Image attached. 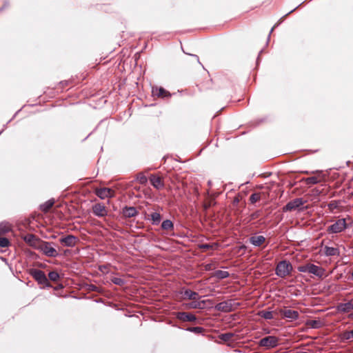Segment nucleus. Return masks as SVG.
<instances>
[{
    "label": "nucleus",
    "instance_id": "30",
    "mask_svg": "<svg viewBox=\"0 0 353 353\" xmlns=\"http://www.w3.org/2000/svg\"><path fill=\"white\" fill-rule=\"evenodd\" d=\"M229 275L230 274H229L228 272L223 271V270H216L214 273V276L219 279L228 278L229 276Z\"/></svg>",
    "mask_w": 353,
    "mask_h": 353
},
{
    "label": "nucleus",
    "instance_id": "40",
    "mask_svg": "<svg viewBox=\"0 0 353 353\" xmlns=\"http://www.w3.org/2000/svg\"><path fill=\"white\" fill-rule=\"evenodd\" d=\"M297 270L300 272H309V263L300 265L297 268Z\"/></svg>",
    "mask_w": 353,
    "mask_h": 353
},
{
    "label": "nucleus",
    "instance_id": "3",
    "mask_svg": "<svg viewBox=\"0 0 353 353\" xmlns=\"http://www.w3.org/2000/svg\"><path fill=\"white\" fill-rule=\"evenodd\" d=\"M37 248L48 256L55 257L58 255L56 249L52 247L51 243L49 242L41 241Z\"/></svg>",
    "mask_w": 353,
    "mask_h": 353
},
{
    "label": "nucleus",
    "instance_id": "33",
    "mask_svg": "<svg viewBox=\"0 0 353 353\" xmlns=\"http://www.w3.org/2000/svg\"><path fill=\"white\" fill-rule=\"evenodd\" d=\"M150 217H151V220L152 221V223L154 224H158L161 219V216L158 212H152L150 214Z\"/></svg>",
    "mask_w": 353,
    "mask_h": 353
},
{
    "label": "nucleus",
    "instance_id": "7",
    "mask_svg": "<svg viewBox=\"0 0 353 353\" xmlns=\"http://www.w3.org/2000/svg\"><path fill=\"white\" fill-rule=\"evenodd\" d=\"M305 201L302 198H296L288 202L283 208V212H291L299 209Z\"/></svg>",
    "mask_w": 353,
    "mask_h": 353
},
{
    "label": "nucleus",
    "instance_id": "47",
    "mask_svg": "<svg viewBox=\"0 0 353 353\" xmlns=\"http://www.w3.org/2000/svg\"><path fill=\"white\" fill-rule=\"evenodd\" d=\"M352 277H353V272H352Z\"/></svg>",
    "mask_w": 353,
    "mask_h": 353
},
{
    "label": "nucleus",
    "instance_id": "8",
    "mask_svg": "<svg viewBox=\"0 0 353 353\" xmlns=\"http://www.w3.org/2000/svg\"><path fill=\"white\" fill-rule=\"evenodd\" d=\"M92 212L98 217H104L108 215V210L104 204L97 203L92 205Z\"/></svg>",
    "mask_w": 353,
    "mask_h": 353
},
{
    "label": "nucleus",
    "instance_id": "28",
    "mask_svg": "<svg viewBox=\"0 0 353 353\" xmlns=\"http://www.w3.org/2000/svg\"><path fill=\"white\" fill-rule=\"evenodd\" d=\"M234 334L232 332H227L219 336V339L225 342L230 341L233 339Z\"/></svg>",
    "mask_w": 353,
    "mask_h": 353
},
{
    "label": "nucleus",
    "instance_id": "5",
    "mask_svg": "<svg viewBox=\"0 0 353 353\" xmlns=\"http://www.w3.org/2000/svg\"><path fill=\"white\" fill-rule=\"evenodd\" d=\"M347 228L345 219H340L327 228L329 233H339Z\"/></svg>",
    "mask_w": 353,
    "mask_h": 353
},
{
    "label": "nucleus",
    "instance_id": "42",
    "mask_svg": "<svg viewBox=\"0 0 353 353\" xmlns=\"http://www.w3.org/2000/svg\"><path fill=\"white\" fill-rule=\"evenodd\" d=\"M344 337L346 339H353V329L352 330H350V331L345 332Z\"/></svg>",
    "mask_w": 353,
    "mask_h": 353
},
{
    "label": "nucleus",
    "instance_id": "25",
    "mask_svg": "<svg viewBox=\"0 0 353 353\" xmlns=\"http://www.w3.org/2000/svg\"><path fill=\"white\" fill-rule=\"evenodd\" d=\"M152 92L154 95L159 97H165L170 95L169 92L163 88H156L155 90H152Z\"/></svg>",
    "mask_w": 353,
    "mask_h": 353
},
{
    "label": "nucleus",
    "instance_id": "43",
    "mask_svg": "<svg viewBox=\"0 0 353 353\" xmlns=\"http://www.w3.org/2000/svg\"><path fill=\"white\" fill-rule=\"evenodd\" d=\"M241 199L242 196L241 195V194H237L234 199L233 204L237 205L241 201Z\"/></svg>",
    "mask_w": 353,
    "mask_h": 353
},
{
    "label": "nucleus",
    "instance_id": "26",
    "mask_svg": "<svg viewBox=\"0 0 353 353\" xmlns=\"http://www.w3.org/2000/svg\"><path fill=\"white\" fill-rule=\"evenodd\" d=\"M54 203V200H49L41 205V210L46 213L52 208Z\"/></svg>",
    "mask_w": 353,
    "mask_h": 353
},
{
    "label": "nucleus",
    "instance_id": "44",
    "mask_svg": "<svg viewBox=\"0 0 353 353\" xmlns=\"http://www.w3.org/2000/svg\"><path fill=\"white\" fill-rule=\"evenodd\" d=\"M9 6H10V3H9V2H8V1H5V2L3 3V6L0 8V11H2V10H5V9L8 8Z\"/></svg>",
    "mask_w": 353,
    "mask_h": 353
},
{
    "label": "nucleus",
    "instance_id": "31",
    "mask_svg": "<svg viewBox=\"0 0 353 353\" xmlns=\"http://www.w3.org/2000/svg\"><path fill=\"white\" fill-rule=\"evenodd\" d=\"M306 324L312 328H319L322 325V323L319 320H309Z\"/></svg>",
    "mask_w": 353,
    "mask_h": 353
},
{
    "label": "nucleus",
    "instance_id": "35",
    "mask_svg": "<svg viewBox=\"0 0 353 353\" xmlns=\"http://www.w3.org/2000/svg\"><path fill=\"white\" fill-rule=\"evenodd\" d=\"M187 330L196 334H202L205 331L204 328L201 327H189L187 328Z\"/></svg>",
    "mask_w": 353,
    "mask_h": 353
},
{
    "label": "nucleus",
    "instance_id": "34",
    "mask_svg": "<svg viewBox=\"0 0 353 353\" xmlns=\"http://www.w3.org/2000/svg\"><path fill=\"white\" fill-rule=\"evenodd\" d=\"M137 180L142 185H145L148 182L147 176L142 172L137 175Z\"/></svg>",
    "mask_w": 353,
    "mask_h": 353
},
{
    "label": "nucleus",
    "instance_id": "10",
    "mask_svg": "<svg viewBox=\"0 0 353 353\" xmlns=\"http://www.w3.org/2000/svg\"><path fill=\"white\" fill-rule=\"evenodd\" d=\"M180 294L181 295V299L183 300H196V299H200L199 294L189 289H182L180 292Z\"/></svg>",
    "mask_w": 353,
    "mask_h": 353
},
{
    "label": "nucleus",
    "instance_id": "4",
    "mask_svg": "<svg viewBox=\"0 0 353 353\" xmlns=\"http://www.w3.org/2000/svg\"><path fill=\"white\" fill-rule=\"evenodd\" d=\"M259 344L266 349L275 347L279 344V339L274 336H268L261 339Z\"/></svg>",
    "mask_w": 353,
    "mask_h": 353
},
{
    "label": "nucleus",
    "instance_id": "32",
    "mask_svg": "<svg viewBox=\"0 0 353 353\" xmlns=\"http://www.w3.org/2000/svg\"><path fill=\"white\" fill-rule=\"evenodd\" d=\"M216 247V243H203L199 245V248L203 251H206L208 250H215Z\"/></svg>",
    "mask_w": 353,
    "mask_h": 353
},
{
    "label": "nucleus",
    "instance_id": "39",
    "mask_svg": "<svg viewBox=\"0 0 353 353\" xmlns=\"http://www.w3.org/2000/svg\"><path fill=\"white\" fill-rule=\"evenodd\" d=\"M10 230L9 225L5 224H0V236L5 234Z\"/></svg>",
    "mask_w": 353,
    "mask_h": 353
},
{
    "label": "nucleus",
    "instance_id": "22",
    "mask_svg": "<svg viewBox=\"0 0 353 353\" xmlns=\"http://www.w3.org/2000/svg\"><path fill=\"white\" fill-rule=\"evenodd\" d=\"M339 310L343 312H349L353 310V299L345 303H341L339 305Z\"/></svg>",
    "mask_w": 353,
    "mask_h": 353
},
{
    "label": "nucleus",
    "instance_id": "2",
    "mask_svg": "<svg viewBox=\"0 0 353 353\" xmlns=\"http://www.w3.org/2000/svg\"><path fill=\"white\" fill-rule=\"evenodd\" d=\"M30 275L43 287H51V285L45 273L40 270L32 269L30 271Z\"/></svg>",
    "mask_w": 353,
    "mask_h": 353
},
{
    "label": "nucleus",
    "instance_id": "17",
    "mask_svg": "<svg viewBox=\"0 0 353 353\" xmlns=\"http://www.w3.org/2000/svg\"><path fill=\"white\" fill-rule=\"evenodd\" d=\"M24 241L28 243L30 245L38 248L39 244L40 243L41 241L37 238V236L32 234H28L23 237Z\"/></svg>",
    "mask_w": 353,
    "mask_h": 353
},
{
    "label": "nucleus",
    "instance_id": "24",
    "mask_svg": "<svg viewBox=\"0 0 353 353\" xmlns=\"http://www.w3.org/2000/svg\"><path fill=\"white\" fill-rule=\"evenodd\" d=\"M263 195V192H254L250 195L249 201L251 204H255L261 199Z\"/></svg>",
    "mask_w": 353,
    "mask_h": 353
},
{
    "label": "nucleus",
    "instance_id": "16",
    "mask_svg": "<svg viewBox=\"0 0 353 353\" xmlns=\"http://www.w3.org/2000/svg\"><path fill=\"white\" fill-rule=\"evenodd\" d=\"M215 308L218 311L228 312L232 310L231 301H223L216 305Z\"/></svg>",
    "mask_w": 353,
    "mask_h": 353
},
{
    "label": "nucleus",
    "instance_id": "9",
    "mask_svg": "<svg viewBox=\"0 0 353 353\" xmlns=\"http://www.w3.org/2000/svg\"><path fill=\"white\" fill-rule=\"evenodd\" d=\"M149 179L152 186L157 190H161L165 186L163 178L160 175L151 174Z\"/></svg>",
    "mask_w": 353,
    "mask_h": 353
},
{
    "label": "nucleus",
    "instance_id": "1",
    "mask_svg": "<svg viewBox=\"0 0 353 353\" xmlns=\"http://www.w3.org/2000/svg\"><path fill=\"white\" fill-rule=\"evenodd\" d=\"M292 271V264L285 260L280 261L276 268L275 272L276 274L281 277V278H285L287 276H289L291 274V272Z\"/></svg>",
    "mask_w": 353,
    "mask_h": 353
},
{
    "label": "nucleus",
    "instance_id": "46",
    "mask_svg": "<svg viewBox=\"0 0 353 353\" xmlns=\"http://www.w3.org/2000/svg\"><path fill=\"white\" fill-rule=\"evenodd\" d=\"M296 9V8H294V10H292L290 11V12H289L287 14H285L283 18L285 17H286V16H288V14H291L292 12H293Z\"/></svg>",
    "mask_w": 353,
    "mask_h": 353
},
{
    "label": "nucleus",
    "instance_id": "36",
    "mask_svg": "<svg viewBox=\"0 0 353 353\" xmlns=\"http://www.w3.org/2000/svg\"><path fill=\"white\" fill-rule=\"evenodd\" d=\"M327 207L330 212H334V210L339 208V202L336 201H332L327 205Z\"/></svg>",
    "mask_w": 353,
    "mask_h": 353
},
{
    "label": "nucleus",
    "instance_id": "15",
    "mask_svg": "<svg viewBox=\"0 0 353 353\" xmlns=\"http://www.w3.org/2000/svg\"><path fill=\"white\" fill-rule=\"evenodd\" d=\"M323 180V176L321 172L316 173L312 176L303 179L302 181L307 185H313L321 182Z\"/></svg>",
    "mask_w": 353,
    "mask_h": 353
},
{
    "label": "nucleus",
    "instance_id": "14",
    "mask_svg": "<svg viewBox=\"0 0 353 353\" xmlns=\"http://www.w3.org/2000/svg\"><path fill=\"white\" fill-rule=\"evenodd\" d=\"M176 318L181 321L192 322L196 321V317L195 315L185 312H177L176 315Z\"/></svg>",
    "mask_w": 353,
    "mask_h": 353
},
{
    "label": "nucleus",
    "instance_id": "20",
    "mask_svg": "<svg viewBox=\"0 0 353 353\" xmlns=\"http://www.w3.org/2000/svg\"><path fill=\"white\" fill-rule=\"evenodd\" d=\"M323 252L327 256H339L340 254L339 250L337 248L329 246H325Z\"/></svg>",
    "mask_w": 353,
    "mask_h": 353
},
{
    "label": "nucleus",
    "instance_id": "41",
    "mask_svg": "<svg viewBox=\"0 0 353 353\" xmlns=\"http://www.w3.org/2000/svg\"><path fill=\"white\" fill-rule=\"evenodd\" d=\"M112 282L118 285H123L124 284V280L119 277L112 278Z\"/></svg>",
    "mask_w": 353,
    "mask_h": 353
},
{
    "label": "nucleus",
    "instance_id": "45",
    "mask_svg": "<svg viewBox=\"0 0 353 353\" xmlns=\"http://www.w3.org/2000/svg\"><path fill=\"white\" fill-rule=\"evenodd\" d=\"M259 216V212H256L251 215L252 219H254Z\"/></svg>",
    "mask_w": 353,
    "mask_h": 353
},
{
    "label": "nucleus",
    "instance_id": "37",
    "mask_svg": "<svg viewBox=\"0 0 353 353\" xmlns=\"http://www.w3.org/2000/svg\"><path fill=\"white\" fill-rule=\"evenodd\" d=\"M48 277L52 281H57L60 278L59 273L56 271L49 272Z\"/></svg>",
    "mask_w": 353,
    "mask_h": 353
},
{
    "label": "nucleus",
    "instance_id": "21",
    "mask_svg": "<svg viewBox=\"0 0 353 353\" xmlns=\"http://www.w3.org/2000/svg\"><path fill=\"white\" fill-rule=\"evenodd\" d=\"M204 79V82H201V81L200 80L197 81L196 86L199 88L200 90L208 89L211 84V79H210L208 77L205 76Z\"/></svg>",
    "mask_w": 353,
    "mask_h": 353
},
{
    "label": "nucleus",
    "instance_id": "18",
    "mask_svg": "<svg viewBox=\"0 0 353 353\" xmlns=\"http://www.w3.org/2000/svg\"><path fill=\"white\" fill-rule=\"evenodd\" d=\"M121 213L125 218H132L138 214V211L134 207L125 206L122 209Z\"/></svg>",
    "mask_w": 353,
    "mask_h": 353
},
{
    "label": "nucleus",
    "instance_id": "29",
    "mask_svg": "<svg viewBox=\"0 0 353 353\" xmlns=\"http://www.w3.org/2000/svg\"><path fill=\"white\" fill-rule=\"evenodd\" d=\"M161 228L165 230H173L174 225L170 220L167 219L163 221Z\"/></svg>",
    "mask_w": 353,
    "mask_h": 353
},
{
    "label": "nucleus",
    "instance_id": "38",
    "mask_svg": "<svg viewBox=\"0 0 353 353\" xmlns=\"http://www.w3.org/2000/svg\"><path fill=\"white\" fill-rule=\"evenodd\" d=\"M10 245L9 240L6 237H1L0 236V247L2 248H5L8 247Z\"/></svg>",
    "mask_w": 353,
    "mask_h": 353
},
{
    "label": "nucleus",
    "instance_id": "13",
    "mask_svg": "<svg viewBox=\"0 0 353 353\" xmlns=\"http://www.w3.org/2000/svg\"><path fill=\"white\" fill-rule=\"evenodd\" d=\"M308 273L312 274L319 278L323 277L325 274V270L312 263H309V272Z\"/></svg>",
    "mask_w": 353,
    "mask_h": 353
},
{
    "label": "nucleus",
    "instance_id": "27",
    "mask_svg": "<svg viewBox=\"0 0 353 353\" xmlns=\"http://www.w3.org/2000/svg\"><path fill=\"white\" fill-rule=\"evenodd\" d=\"M258 314L265 319H272L274 318L273 312L270 311L261 310L259 312Z\"/></svg>",
    "mask_w": 353,
    "mask_h": 353
},
{
    "label": "nucleus",
    "instance_id": "19",
    "mask_svg": "<svg viewBox=\"0 0 353 353\" xmlns=\"http://www.w3.org/2000/svg\"><path fill=\"white\" fill-rule=\"evenodd\" d=\"M265 238L263 236H252L250 238V243L255 246H261L265 242Z\"/></svg>",
    "mask_w": 353,
    "mask_h": 353
},
{
    "label": "nucleus",
    "instance_id": "23",
    "mask_svg": "<svg viewBox=\"0 0 353 353\" xmlns=\"http://www.w3.org/2000/svg\"><path fill=\"white\" fill-rule=\"evenodd\" d=\"M192 301L187 304L188 307L193 309H201L203 308L205 302L203 301H200L199 299L192 300Z\"/></svg>",
    "mask_w": 353,
    "mask_h": 353
},
{
    "label": "nucleus",
    "instance_id": "12",
    "mask_svg": "<svg viewBox=\"0 0 353 353\" xmlns=\"http://www.w3.org/2000/svg\"><path fill=\"white\" fill-rule=\"evenodd\" d=\"M280 314L282 316L289 319L290 321L296 320L299 316L297 311L288 309H281Z\"/></svg>",
    "mask_w": 353,
    "mask_h": 353
},
{
    "label": "nucleus",
    "instance_id": "11",
    "mask_svg": "<svg viewBox=\"0 0 353 353\" xmlns=\"http://www.w3.org/2000/svg\"><path fill=\"white\" fill-rule=\"evenodd\" d=\"M78 241V238L73 235H67L59 239V242L64 246L74 247Z\"/></svg>",
    "mask_w": 353,
    "mask_h": 353
},
{
    "label": "nucleus",
    "instance_id": "6",
    "mask_svg": "<svg viewBox=\"0 0 353 353\" xmlns=\"http://www.w3.org/2000/svg\"><path fill=\"white\" fill-rule=\"evenodd\" d=\"M94 192L101 199L112 198L115 196V191L109 188H95Z\"/></svg>",
    "mask_w": 353,
    "mask_h": 353
}]
</instances>
